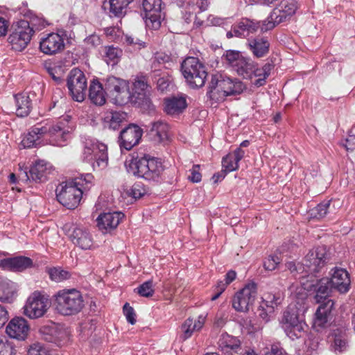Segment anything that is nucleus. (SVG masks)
<instances>
[{
	"instance_id": "4c0bfd02",
	"label": "nucleus",
	"mask_w": 355,
	"mask_h": 355,
	"mask_svg": "<svg viewBox=\"0 0 355 355\" xmlns=\"http://www.w3.org/2000/svg\"><path fill=\"white\" fill-rule=\"evenodd\" d=\"M256 64L250 58L243 57L240 63L237 65L234 71L239 76L245 79H251L256 71Z\"/></svg>"
},
{
	"instance_id": "423d86ee",
	"label": "nucleus",
	"mask_w": 355,
	"mask_h": 355,
	"mask_svg": "<svg viewBox=\"0 0 355 355\" xmlns=\"http://www.w3.org/2000/svg\"><path fill=\"white\" fill-rule=\"evenodd\" d=\"M244 89L245 86L240 80L217 73L211 76L207 95L214 99L215 91L216 93H223V96H227L240 94Z\"/></svg>"
},
{
	"instance_id": "79ce46f5",
	"label": "nucleus",
	"mask_w": 355,
	"mask_h": 355,
	"mask_svg": "<svg viewBox=\"0 0 355 355\" xmlns=\"http://www.w3.org/2000/svg\"><path fill=\"white\" fill-rule=\"evenodd\" d=\"M23 12L24 17L29 19L28 24H29L34 33L42 30L48 25L47 21L42 17L36 15L33 11L26 10Z\"/></svg>"
},
{
	"instance_id": "1a4fd4ad",
	"label": "nucleus",
	"mask_w": 355,
	"mask_h": 355,
	"mask_svg": "<svg viewBox=\"0 0 355 355\" xmlns=\"http://www.w3.org/2000/svg\"><path fill=\"white\" fill-rule=\"evenodd\" d=\"M83 156L84 159L92 164L94 171H101L108 164L107 147L98 141H86Z\"/></svg>"
},
{
	"instance_id": "4468645a",
	"label": "nucleus",
	"mask_w": 355,
	"mask_h": 355,
	"mask_svg": "<svg viewBox=\"0 0 355 355\" xmlns=\"http://www.w3.org/2000/svg\"><path fill=\"white\" fill-rule=\"evenodd\" d=\"M73 100L83 102L86 96L87 79L84 73L78 69H73L67 78V83Z\"/></svg>"
},
{
	"instance_id": "c03bdc74",
	"label": "nucleus",
	"mask_w": 355,
	"mask_h": 355,
	"mask_svg": "<svg viewBox=\"0 0 355 355\" xmlns=\"http://www.w3.org/2000/svg\"><path fill=\"white\" fill-rule=\"evenodd\" d=\"M243 57L239 51L227 50L223 53L222 60L234 70Z\"/></svg>"
},
{
	"instance_id": "4be33fe9",
	"label": "nucleus",
	"mask_w": 355,
	"mask_h": 355,
	"mask_svg": "<svg viewBox=\"0 0 355 355\" xmlns=\"http://www.w3.org/2000/svg\"><path fill=\"white\" fill-rule=\"evenodd\" d=\"M44 339L56 345L58 347H62L65 345L69 339V331L61 326L53 325L44 328L42 330Z\"/></svg>"
},
{
	"instance_id": "2eb2a0df",
	"label": "nucleus",
	"mask_w": 355,
	"mask_h": 355,
	"mask_svg": "<svg viewBox=\"0 0 355 355\" xmlns=\"http://www.w3.org/2000/svg\"><path fill=\"white\" fill-rule=\"evenodd\" d=\"M142 8L146 26L150 29H159L164 19L162 0H142Z\"/></svg>"
},
{
	"instance_id": "774afa93",
	"label": "nucleus",
	"mask_w": 355,
	"mask_h": 355,
	"mask_svg": "<svg viewBox=\"0 0 355 355\" xmlns=\"http://www.w3.org/2000/svg\"><path fill=\"white\" fill-rule=\"evenodd\" d=\"M344 146L347 151L354 150L355 149V135H349L345 139Z\"/></svg>"
},
{
	"instance_id": "473e14b6",
	"label": "nucleus",
	"mask_w": 355,
	"mask_h": 355,
	"mask_svg": "<svg viewBox=\"0 0 355 355\" xmlns=\"http://www.w3.org/2000/svg\"><path fill=\"white\" fill-rule=\"evenodd\" d=\"M168 123L159 120L152 123L149 135L154 141L157 143L164 142L168 139Z\"/></svg>"
},
{
	"instance_id": "a211bd4d",
	"label": "nucleus",
	"mask_w": 355,
	"mask_h": 355,
	"mask_svg": "<svg viewBox=\"0 0 355 355\" xmlns=\"http://www.w3.org/2000/svg\"><path fill=\"white\" fill-rule=\"evenodd\" d=\"M64 47V38L58 33H49L40 42V51L49 55L61 53Z\"/></svg>"
},
{
	"instance_id": "58836bf2",
	"label": "nucleus",
	"mask_w": 355,
	"mask_h": 355,
	"mask_svg": "<svg viewBox=\"0 0 355 355\" xmlns=\"http://www.w3.org/2000/svg\"><path fill=\"white\" fill-rule=\"evenodd\" d=\"M133 0H109V14L111 17L121 18L126 14L128 6Z\"/></svg>"
},
{
	"instance_id": "cd10ccee",
	"label": "nucleus",
	"mask_w": 355,
	"mask_h": 355,
	"mask_svg": "<svg viewBox=\"0 0 355 355\" xmlns=\"http://www.w3.org/2000/svg\"><path fill=\"white\" fill-rule=\"evenodd\" d=\"M46 135V130L43 123H37L31 128L21 141L24 148L36 147L40 144V139Z\"/></svg>"
},
{
	"instance_id": "a18cd8bd",
	"label": "nucleus",
	"mask_w": 355,
	"mask_h": 355,
	"mask_svg": "<svg viewBox=\"0 0 355 355\" xmlns=\"http://www.w3.org/2000/svg\"><path fill=\"white\" fill-rule=\"evenodd\" d=\"M46 272L51 280L55 282H61L71 278V273L62 269L61 267H53L46 268Z\"/></svg>"
},
{
	"instance_id": "c85d7f7f",
	"label": "nucleus",
	"mask_w": 355,
	"mask_h": 355,
	"mask_svg": "<svg viewBox=\"0 0 355 355\" xmlns=\"http://www.w3.org/2000/svg\"><path fill=\"white\" fill-rule=\"evenodd\" d=\"M262 21L255 22L249 19H242L239 23L234 25L235 37H245L250 33H255L258 28L261 30Z\"/></svg>"
},
{
	"instance_id": "9d476101",
	"label": "nucleus",
	"mask_w": 355,
	"mask_h": 355,
	"mask_svg": "<svg viewBox=\"0 0 355 355\" xmlns=\"http://www.w3.org/2000/svg\"><path fill=\"white\" fill-rule=\"evenodd\" d=\"M11 33L8 42L12 49L17 51H23L29 44L34 31L28 24V20H20L11 26Z\"/></svg>"
},
{
	"instance_id": "8fccbe9b",
	"label": "nucleus",
	"mask_w": 355,
	"mask_h": 355,
	"mask_svg": "<svg viewBox=\"0 0 355 355\" xmlns=\"http://www.w3.org/2000/svg\"><path fill=\"white\" fill-rule=\"evenodd\" d=\"M331 200H324L311 209V215L318 219L324 218L329 212Z\"/></svg>"
},
{
	"instance_id": "f03ea898",
	"label": "nucleus",
	"mask_w": 355,
	"mask_h": 355,
	"mask_svg": "<svg viewBox=\"0 0 355 355\" xmlns=\"http://www.w3.org/2000/svg\"><path fill=\"white\" fill-rule=\"evenodd\" d=\"M306 297H302L296 303L291 304L284 313L281 324L286 334L292 340L303 336L304 327L303 315L307 309L305 300Z\"/></svg>"
},
{
	"instance_id": "2f4dec72",
	"label": "nucleus",
	"mask_w": 355,
	"mask_h": 355,
	"mask_svg": "<svg viewBox=\"0 0 355 355\" xmlns=\"http://www.w3.org/2000/svg\"><path fill=\"white\" fill-rule=\"evenodd\" d=\"M320 304L315 314L314 326L323 328L329 320L334 302L333 300H327Z\"/></svg>"
},
{
	"instance_id": "37998d69",
	"label": "nucleus",
	"mask_w": 355,
	"mask_h": 355,
	"mask_svg": "<svg viewBox=\"0 0 355 355\" xmlns=\"http://www.w3.org/2000/svg\"><path fill=\"white\" fill-rule=\"evenodd\" d=\"M122 50L114 46H106L104 48L103 58L107 64H116L122 56Z\"/></svg>"
},
{
	"instance_id": "aec40b11",
	"label": "nucleus",
	"mask_w": 355,
	"mask_h": 355,
	"mask_svg": "<svg viewBox=\"0 0 355 355\" xmlns=\"http://www.w3.org/2000/svg\"><path fill=\"white\" fill-rule=\"evenodd\" d=\"M51 166L44 160L36 162L29 169L21 174L20 178L23 180H33L35 182H43L50 173Z\"/></svg>"
},
{
	"instance_id": "680f3d73",
	"label": "nucleus",
	"mask_w": 355,
	"mask_h": 355,
	"mask_svg": "<svg viewBox=\"0 0 355 355\" xmlns=\"http://www.w3.org/2000/svg\"><path fill=\"white\" fill-rule=\"evenodd\" d=\"M85 44L89 48H96L101 44V37L96 34H92L84 40Z\"/></svg>"
},
{
	"instance_id": "6e6552de",
	"label": "nucleus",
	"mask_w": 355,
	"mask_h": 355,
	"mask_svg": "<svg viewBox=\"0 0 355 355\" xmlns=\"http://www.w3.org/2000/svg\"><path fill=\"white\" fill-rule=\"evenodd\" d=\"M298 8L296 0L282 1L277 8H275L269 17L262 21L261 32L272 29L275 25L286 21L296 12Z\"/></svg>"
},
{
	"instance_id": "4d7b16f0",
	"label": "nucleus",
	"mask_w": 355,
	"mask_h": 355,
	"mask_svg": "<svg viewBox=\"0 0 355 355\" xmlns=\"http://www.w3.org/2000/svg\"><path fill=\"white\" fill-rule=\"evenodd\" d=\"M193 327V319L188 318L182 324L181 329L182 331V335L181 336V338L183 340H185L188 338H189L193 333L196 330L192 329Z\"/></svg>"
},
{
	"instance_id": "864d4df0",
	"label": "nucleus",
	"mask_w": 355,
	"mask_h": 355,
	"mask_svg": "<svg viewBox=\"0 0 355 355\" xmlns=\"http://www.w3.org/2000/svg\"><path fill=\"white\" fill-rule=\"evenodd\" d=\"M124 40L127 45L132 46L136 51H139L146 46L145 42L133 35H125Z\"/></svg>"
},
{
	"instance_id": "69168bd1",
	"label": "nucleus",
	"mask_w": 355,
	"mask_h": 355,
	"mask_svg": "<svg viewBox=\"0 0 355 355\" xmlns=\"http://www.w3.org/2000/svg\"><path fill=\"white\" fill-rule=\"evenodd\" d=\"M272 312L269 311V309L266 308V306L261 302L260 306L257 309V313L259 316L264 321L268 322L269 320V315Z\"/></svg>"
},
{
	"instance_id": "de8ad7c7",
	"label": "nucleus",
	"mask_w": 355,
	"mask_h": 355,
	"mask_svg": "<svg viewBox=\"0 0 355 355\" xmlns=\"http://www.w3.org/2000/svg\"><path fill=\"white\" fill-rule=\"evenodd\" d=\"M282 300L280 293H268L262 298L263 304L269 309L270 312H273L275 307L281 304Z\"/></svg>"
},
{
	"instance_id": "5701e85b",
	"label": "nucleus",
	"mask_w": 355,
	"mask_h": 355,
	"mask_svg": "<svg viewBox=\"0 0 355 355\" xmlns=\"http://www.w3.org/2000/svg\"><path fill=\"white\" fill-rule=\"evenodd\" d=\"M331 272V277L329 280L333 288L340 293H347L350 289L351 285L348 272L345 269L337 267L332 269Z\"/></svg>"
},
{
	"instance_id": "3c124183",
	"label": "nucleus",
	"mask_w": 355,
	"mask_h": 355,
	"mask_svg": "<svg viewBox=\"0 0 355 355\" xmlns=\"http://www.w3.org/2000/svg\"><path fill=\"white\" fill-rule=\"evenodd\" d=\"M128 196L135 199H139L147 193V190L143 183L135 182L128 191Z\"/></svg>"
},
{
	"instance_id": "f8f14e48",
	"label": "nucleus",
	"mask_w": 355,
	"mask_h": 355,
	"mask_svg": "<svg viewBox=\"0 0 355 355\" xmlns=\"http://www.w3.org/2000/svg\"><path fill=\"white\" fill-rule=\"evenodd\" d=\"M50 306L48 296L39 291L33 292L24 306V313L31 319L42 317Z\"/></svg>"
},
{
	"instance_id": "b1692460",
	"label": "nucleus",
	"mask_w": 355,
	"mask_h": 355,
	"mask_svg": "<svg viewBox=\"0 0 355 355\" xmlns=\"http://www.w3.org/2000/svg\"><path fill=\"white\" fill-rule=\"evenodd\" d=\"M29 331L27 321L23 318L17 317L12 318L6 327V334L12 338L24 340Z\"/></svg>"
},
{
	"instance_id": "c756f323",
	"label": "nucleus",
	"mask_w": 355,
	"mask_h": 355,
	"mask_svg": "<svg viewBox=\"0 0 355 355\" xmlns=\"http://www.w3.org/2000/svg\"><path fill=\"white\" fill-rule=\"evenodd\" d=\"M249 49L256 58H262L268 54L270 49V42L263 36H258L248 40Z\"/></svg>"
},
{
	"instance_id": "6e6d98bb",
	"label": "nucleus",
	"mask_w": 355,
	"mask_h": 355,
	"mask_svg": "<svg viewBox=\"0 0 355 355\" xmlns=\"http://www.w3.org/2000/svg\"><path fill=\"white\" fill-rule=\"evenodd\" d=\"M222 164L227 172L236 171L239 166V162L234 159V157H232L230 153L223 158Z\"/></svg>"
},
{
	"instance_id": "bb28decb",
	"label": "nucleus",
	"mask_w": 355,
	"mask_h": 355,
	"mask_svg": "<svg viewBox=\"0 0 355 355\" xmlns=\"http://www.w3.org/2000/svg\"><path fill=\"white\" fill-rule=\"evenodd\" d=\"M307 289L315 291L316 295L315 297L318 303H322L327 300H331L328 299L327 297L332 291H335L331 286L329 279L327 277L316 279L315 284L308 286Z\"/></svg>"
},
{
	"instance_id": "c9c22d12",
	"label": "nucleus",
	"mask_w": 355,
	"mask_h": 355,
	"mask_svg": "<svg viewBox=\"0 0 355 355\" xmlns=\"http://www.w3.org/2000/svg\"><path fill=\"white\" fill-rule=\"evenodd\" d=\"M105 90L101 83L97 80H93L89 88V97L91 101L96 105H103L105 103Z\"/></svg>"
},
{
	"instance_id": "603ef678",
	"label": "nucleus",
	"mask_w": 355,
	"mask_h": 355,
	"mask_svg": "<svg viewBox=\"0 0 355 355\" xmlns=\"http://www.w3.org/2000/svg\"><path fill=\"white\" fill-rule=\"evenodd\" d=\"M140 296L149 297H152L155 293L153 286V281L148 280L143 284H141L139 286L135 289Z\"/></svg>"
},
{
	"instance_id": "338daca9",
	"label": "nucleus",
	"mask_w": 355,
	"mask_h": 355,
	"mask_svg": "<svg viewBox=\"0 0 355 355\" xmlns=\"http://www.w3.org/2000/svg\"><path fill=\"white\" fill-rule=\"evenodd\" d=\"M265 355H288L282 347L272 345L270 349Z\"/></svg>"
},
{
	"instance_id": "0eeeda50",
	"label": "nucleus",
	"mask_w": 355,
	"mask_h": 355,
	"mask_svg": "<svg viewBox=\"0 0 355 355\" xmlns=\"http://www.w3.org/2000/svg\"><path fill=\"white\" fill-rule=\"evenodd\" d=\"M79 186H83V183L73 180L60 184L55 189L58 201L69 209L76 208L84 193L83 189Z\"/></svg>"
},
{
	"instance_id": "13d9d810",
	"label": "nucleus",
	"mask_w": 355,
	"mask_h": 355,
	"mask_svg": "<svg viewBox=\"0 0 355 355\" xmlns=\"http://www.w3.org/2000/svg\"><path fill=\"white\" fill-rule=\"evenodd\" d=\"M14 348L5 336L0 337V355H12Z\"/></svg>"
},
{
	"instance_id": "ea45409f",
	"label": "nucleus",
	"mask_w": 355,
	"mask_h": 355,
	"mask_svg": "<svg viewBox=\"0 0 355 355\" xmlns=\"http://www.w3.org/2000/svg\"><path fill=\"white\" fill-rule=\"evenodd\" d=\"M151 76L153 80L157 84V89L162 92L168 89L171 83V78L168 73L161 69H154Z\"/></svg>"
},
{
	"instance_id": "a878e982",
	"label": "nucleus",
	"mask_w": 355,
	"mask_h": 355,
	"mask_svg": "<svg viewBox=\"0 0 355 355\" xmlns=\"http://www.w3.org/2000/svg\"><path fill=\"white\" fill-rule=\"evenodd\" d=\"M123 217L121 211L103 213L97 218V225L101 231H110L119 225Z\"/></svg>"
},
{
	"instance_id": "72a5a7b5",
	"label": "nucleus",
	"mask_w": 355,
	"mask_h": 355,
	"mask_svg": "<svg viewBox=\"0 0 355 355\" xmlns=\"http://www.w3.org/2000/svg\"><path fill=\"white\" fill-rule=\"evenodd\" d=\"M31 95L33 96L35 94L24 92L18 94L15 96L16 101V114L20 117L28 116L32 109V99Z\"/></svg>"
},
{
	"instance_id": "f257e3e1",
	"label": "nucleus",
	"mask_w": 355,
	"mask_h": 355,
	"mask_svg": "<svg viewBox=\"0 0 355 355\" xmlns=\"http://www.w3.org/2000/svg\"><path fill=\"white\" fill-rule=\"evenodd\" d=\"M329 252L326 246H318L310 250L301 262H287L286 268L298 279L313 277L319 273L329 260Z\"/></svg>"
},
{
	"instance_id": "412c9836",
	"label": "nucleus",
	"mask_w": 355,
	"mask_h": 355,
	"mask_svg": "<svg viewBox=\"0 0 355 355\" xmlns=\"http://www.w3.org/2000/svg\"><path fill=\"white\" fill-rule=\"evenodd\" d=\"M329 338L331 343L330 348L336 354H342L349 349V336L345 327L334 329Z\"/></svg>"
},
{
	"instance_id": "39448f33",
	"label": "nucleus",
	"mask_w": 355,
	"mask_h": 355,
	"mask_svg": "<svg viewBox=\"0 0 355 355\" xmlns=\"http://www.w3.org/2000/svg\"><path fill=\"white\" fill-rule=\"evenodd\" d=\"M181 71L191 88H200L205 85L207 77L205 65L195 57H188L181 64Z\"/></svg>"
},
{
	"instance_id": "09e8293b",
	"label": "nucleus",
	"mask_w": 355,
	"mask_h": 355,
	"mask_svg": "<svg viewBox=\"0 0 355 355\" xmlns=\"http://www.w3.org/2000/svg\"><path fill=\"white\" fill-rule=\"evenodd\" d=\"M127 114L121 112H112L110 116L106 119H108L109 128L112 130H116L120 124L126 119Z\"/></svg>"
},
{
	"instance_id": "bf43d9fd",
	"label": "nucleus",
	"mask_w": 355,
	"mask_h": 355,
	"mask_svg": "<svg viewBox=\"0 0 355 355\" xmlns=\"http://www.w3.org/2000/svg\"><path fill=\"white\" fill-rule=\"evenodd\" d=\"M280 263V259L277 255H270L263 262V267L266 270L272 271Z\"/></svg>"
},
{
	"instance_id": "393cba45",
	"label": "nucleus",
	"mask_w": 355,
	"mask_h": 355,
	"mask_svg": "<svg viewBox=\"0 0 355 355\" xmlns=\"http://www.w3.org/2000/svg\"><path fill=\"white\" fill-rule=\"evenodd\" d=\"M33 265L31 259L24 256L5 258L0 260V267L10 271H23Z\"/></svg>"
},
{
	"instance_id": "ddd939ff",
	"label": "nucleus",
	"mask_w": 355,
	"mask_h": 355,
	"mask_svg": "<svg viewBox=\"0 0 355 355\" xmlns=\"http://www.w3.org/2000/svg\"><path fill=\"white\" fill-rule=\"evenodd\" d=\"M257 295V286L254 282L247 284L234 295L233 308L239 312H247L253 305Z\"/></svg>"
},
{
	"instance_id": "7ed1b4c3",
	"label": "nucleus",
	"mask_w": 355,
	"mask_h": 355,
	"mask_svg": "<svg viewBox=\"0 0 355 355\" xmlns=\"http://www.w3.org/2000/svg\"><path fill=\"white\" fill-rule=\"evenodd\" d=\"M130 173L149 182H158L164 171V166L158 158L145 155L132 158L127 166Z\"/></svg>"
},
{
	"instance_id": "5fc2aeb1",
	"label": "nucleus",
	"mask_w": 355,
	"mask_h": 355,
	"mask_svg": "<svg viewBox=\"0 0 355 355\" xmlns=\"http://www.w3.org/2000/svg\"><path fill=\"white\" fill-rule=\"evenodd\" d=\"M28 355H52V353L45 345L36 343L31 345Z\"/></svg>"
},
{
	"instance_id": "6ab92c4d",
	"label": "nucleus",
	"mask_w": 355,
	"mask_h": 355,
	"mask_svg": "<svg viewBox=\"0 0 355 355\" xmlns=\"http://www.w3.org/2000/svg\"><path fill=\"white\" fill-rule=\"evenodd\" d=\"M148 87L147 78L145 76H137L133 82L129 102L139 106L146 103L148 99Z\"/></svg>"
},
{
	"instance_id": "0e129e2a",
	"label": "nucleus",
	"mask_w": 355,
	"mask_h": 355,
	"mask_svg": "<svg viewBox=\"0 0 355 355\" xmlns=\"http://www.w3.org/2000/svg\"><path fill=\"white\" fill-rule=\"evenodd\" d=\"M191 175H189L188 179L194 183H198L201 181L202 175L200 173V165L195 164L190 170Z\"/></svg>"
},
{
	"instance_id": "e433bc0d",
	"label": "nucleus",
	"mask_w": 355,
	"mask_h": 355,
	"mask_svg": "<svg viewBox=\"0 0 355 355\" xmlns=\"http://www.w3.org/2000/svg\"><path fill=\"white\" fill-rule=\"evenodd\" d=\"M16 291L15 284L5 277H0V301L11 303Z\"/></svg>"
},
{
	"instance_id": "e2e57ef3",
	"label": "nucleus",
	"mask_w": 355,
	"mask_h": 355,
	"mask_svg": "<svg viewBox=\"0 0 355 355\" xmlns=\"http://www.w3.org/2000/svg\"><path fill=\"white\" fill-rule=\"evenodd\" d=\"M123 313L127 319V321L131 324H134L136 322L135 313L134 309L129 305L128 303H125L123 308Z\"/></svg>"
},
{
	"instance_id": "f704fd0d",
	"label": "nucleus",
	"mask_w": 355,
	"mask_h": 355,
	"mask_svg": "<svg viewBox=\"0 0 355 355\" xmlns=\"http://www.w3.org/2000/svg\"><path fill=\"white\" fill-rule=\"evenodd\" d=\"M187 107V100L184 97L173 96L165 99L164 111L169 115H175L182 113Z\"/></svg>"
},
{
	"instance_id": "a19ab883",
	"label": "nucleus",
	"mask_w": 355,
	"mask_h": 355,
	"mask_svg": "<svg viewBox=\"0 0 355 355\" xmlns=\"http://www.w3.org/2000/svg\"><path fill=\"white\" fill-rule=\"evenodd\" d=\"M218 346L222 352L229 353L231 351H236L240 347V341L236 338L227 334H222L219 340Z\"/></svg>"
},
{
	"instance_id": "7c9ffc66",
	"label": "nucleus",
	"mask_w": 355,
	"mask_h": 355,
	"mask_svg": "<svg viewBox=\"0 0 355 355\" xmlns=\"http://www.w3.org/2000/svg\"><path fill=\"white\" fill-rule=\"evenodd\" d=\"M71 241L83 250L90 249L93 245V240L90 234L85 229L73 227L69 236Z\"/></svg>"
},
{
	"instance_id": "dca6fc26",
	"label": "nucleus",
	"mask_w": 355,
	"mask_h": 355,
	"mask_svg": "<svg viewBox=\"0 0 355 355\" xmlns=\"http://www.w3.org/2000/svg\"><path fill=\"white\" fill-rule=\"evenodd\" d=\"M46 130V135L51 145L57 146H63L66 141L70 137V133L68 129L64 126V123L59 122L53 123L46 122L44 123Z\"/></svg>"
},
{
	"instance_id": "f3484780",
	"label": "nucleus",
	"mask_w": 355,
	"mask_h": 355,
	"mask_svg": "<svg viewBox=\"0 0 355 355\" xmlns=\"http://www.w3.org/2000/svg\"><path fill=\"white\" fill-rule=\"evenodd\" d=\"M143 130L135 124H130L123 129L119 137V144L121 148L131 150L137 145L142 137Z\"/></svg>"
},
{
	"instance_id": "052dcab7",
	"label": "nucleus",
	"mask_w": 355,
	"mask_h": 355,
	"mask_svg": "<svg viewBox=\"0 0 355 355\" xmlns=\"http://www.w3.org/2000/svg\"><path fill=\"white\" fill-rule=\"evenodd\" d=\"M93 179H94V177L92 174L87 173V174L84 175L83 177H82L79 180H75L73 181L76 182L83 183V186H79V187L83 189V193H85V191L89 190L90 189V187H92Z\"/></svg>"
},
{
	"instance_id": "20e7f679",
	"label": "nucleus",
	"mask_w": 355,
	"mask_h": 355,
	"mask_svg": "<svg viewBox=\"0 0 355 355\" xmlns=\"http://www.w3.org/2000/svg\"><path fill=\"white\" fill-rule=\"evenodd\" d=\"M56 311L64 316L78 314L85 306L81 292L76 288H64L58 291L54 295Z\"/></svg>"
},
{
	"instance_id": "9b49d317",
	"label": "nucleus",
	"mask_w": 355,
	"mask_h": 355,
	"mask_svg": "<svg viewBox=\"0 0 355 355\" xmlns=\"http://www.w3.org/2000/svg\"><path fill=\"white\" fill-rule=\"evenodd\" d=\"M105 90L109 94L113 103L123 105L129 103L130 92L128 83L115 76H108L105 79Z\"/></svg>"
},
{
	"instance_id": "49530a36",
	"label": "nucleus",
	"mask_w": 355,
	"mask_h": 355,
	"mask_svg": "<svg viewBox=\"0 0 355 355\" xmlns=\"http://www.w3.org/2000/svg\"><path fill=\"white\" fill-rule=\"evenodd\" d=\"M273 67V64L269 62L266 63L262 68L260 69L256 67V71L254 72V76L259 77V78L255 80L254 85L257 87L263 85L266 83V78L270 76Z\"/></svg>"
}]
</instances>
